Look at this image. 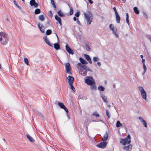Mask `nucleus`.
Instances as JSON below:
<instances>
[{
  "label": "nucleus",
  "mask_w": 151,
  "mask_h": 151,
  "mask_svg": "<svg viewBox=\"0 0 151 151\" xmlns=\"http://www.w3.org/2000/svg\"><path fill=\"white\" fill-rule=\"evenodd\" d=\"M38 18L39 20L42 22L44 21L45 19L44 16L42 15H39Z\"/></svg>",
  "instance_id": "c85d7f7f"
},
{
  "label": "nucleus",
  "mask_w": 151,
  "mask_h": 151,
  "mask_svg": "<svg viewBox=\"0 0 151 151\" xmlns=\"http://www.w3.org/2000/svg\"><path fill=\"white\" fill-rule=\"evenodd\" d=\"M14 4L16 5L18 8H19L20 9H21V7L20 6H18L17 4V2H16V1H15L14 0Z\"/></svg>",
  "instance_id": "c03bdc74"
},
{
  "label": "nucleus",
  "mask_w": 151,
  "mask_h": 151,
  "mask_svg": "<svg viewBox=\"0 0 151 151\" xmlns=\"http://www.w3.org/2000/svg\"><path fill=\"white\" fill-rule=\"evenodd\" d=\"M6 20L7 21H9V19L8 18H6Z\"/></svg>",
  "instance_id": "680f3d73"
},
{
  "label": "nucleus",
  "mask_w": 151,
  "mask_h": 151,
  "mask_svg": "<svg viewBox=\"0 0 151 151\" xmlns=\"http://www.w3.org/2000/svg\"><path fill=\"white\" fill-rule=\"evenodd\" d=\"M147 38L149 39L151 42V35H147L146 36Z\"/></svg>",
  "instance_id": "a18cd8bd"
},
{
  "label": "nucleus",
  "mask_w": 151,
  "mask_h": 151,
  "mask_svg": "<svg viewBox=\"0 0 151 151\" xmlns=\"http://www.w3.org/2000/svg\"><path fill=\"white\" fill-rule=\"evenodd\" d=\"M38 26L40 31L42 33H44L45 32V28L44 26L42 25H41V26H40L39 23L38 24Z\"/></svg>",
  "instance_id": "4be33fe9"
},
{
  "label": "nucleus",
  "mask_w": 151,
  "mask_h": 151,
  "mask_svg": "<svg viewBox=\"0 0 151 151\" xmlns=\"http://www.w3.org/2000/svg\"><path fill=\"white\" fill-rule=\"evenodd\" d=\"M84 56L86 59L91 64L92 63L91 58L88 55L85 54L84 55Z\"/></svg>",
  "instance_id": "6ab92c4d"
},
{
  "label": "nucleus",
  "mask_w": 151,
  "mask_h": 151,
  "mask_svg": "<svg viewBox=\"0 0 151 151\" xmlns=\"http://www.w3.org/2000/svg\"><path fill=\"white\" fill-rule=\"evenodd\" d=\"M140 57L142 59H143V56L142 55H140Z\"/></svg>",
  "instance_id": "bf43d9fd"
},
{
  "label": "nucleus",
  "mask_w": 151,
  "mask_h": 151,
  "mask_svg": "<svg viewBox=\"0 0 151 151\" xmlns=\"http://www.w3.org/2000/svg\"><path fill=\"white\" fill-rule=\"evenodd\" d=\"M68 80V83L69 84H73L74 81V78L72 76H68L67 78Z\"/></svg>",
  "instance_id": "9d476101"
},
{
  "label": "nucleus",
  "mask_w": 151,
  "mask_h": 151,
  "mask_svg": "<svg viewBox=\"0 0 151 151\" xmlns=\"http://www.w3.org/2000/svg\"><path fill=\"white\" fill-rule=\"evenodd\" d=\"M85 46L86 49L87 50L89 51H91V49L90 48V47L87 44H86Z\"/></svg>",
  "instance_id": "4c0bfd02"
},
{
  "label": "nucleus",
  "mask_w": 151,
  "mask_h": 151,
  "mask_svg": "<svg viewBox=\"0 0 151 151\" xmlns=\"http://www.w3.org/2000/svg\"><path fill=\"white\" fill-rule=\"evenodd\" d=\"M48 14H49V15L50 17H52V16H53L52 13V12L51 11H49V12H48Z\"/></svg>",
  "instance_id": "37998d69"
},
{
  "label": "nucleus",
  "mask_w": 151,
  "mask_h": 151,
  "mask_svg": "<svg viewBox=\"0 0 151 151\" xmlns=\"http://www.w3.org/2000/svg\"><path fill=\"white\" fill-rule=\"evenodd\" d=\"M108 107L109 108H110V105H108Z\"/></svg>",
  "instance_id": "e2e57ef3"
},
{
  "label": "nucleus",
  "mask_w": 151,
  "mask_h": 151,
  "mask_svg": "<svg viewBox=\"0 0 151 151\" xmlns=\"http://www.w3.org/2000/svg\"><path fill=\"white\" fill-rule=\"evenodd\" d=\"M97 64L99 66H100L101 65V63L99 62H98L97 63Z\"/></svg>",
  "instance_id": "603ef678"
},
{
  "label": "nucleus",
  "mask_w": 151,
  "mask_h": 151,
  "mask_svg": "<svg viewBox=\"0 0 151 151\" xmlns=\"http://www.w3.org/2000/svg\"><path fill=\"white\" fill-rule=\"evenodd\" d=\"M67 116L69 118V116H68V114H67Z\"/></svg>",
  "instance_id": "0e129e2a"
},
{
  "label": "nucleus",
  "mask_w": 151,
  "mask_h": 151,
  "mask_svg": "<svg viewBox=\"0 0 151 151\" xmlns=\"http://www.w3.org/2000/svg\"><path fill=\"white\" fill-rule=\"evenodd\" d=\"M52 6L54 7V8H55V9H56V6L55 5V4H54V5H52Z\"/></svg>",
  "instance_id": "13d9d810"
},
{
  "label": "nucleus",
  "mask_w": 151,
  "mask_h": 151,
  "mask_svg": "<svg viewBox=\"0 0 151 151\" xmlns=\"http://www.w3.org/2000/svg\"><path fill=\"white\" fill-rule=\"evenodd\" d=\"M143 68L144 69V71L142 73V75H143L146 71L147 68L145 66V64H143Z\"/></svg>",
  "instance_id": "c9c22d12"
},
{
  "label": "nucleus",
  "mask_w": 151,
  "mask_h": 151,
  "mask_svg": "<svg viewBox=\"0 0 151 151\" xmlns=\"http://www.w3.org/2000/svg\"><path fill=\"white\" fill-rule=\"evenodd\" d=\"M106 114L109 119L110 117L109 112L107 110H106Z\"/></svg>",
  "instance_id": "a19ab883"
},
{
  "label": "nucleus",
  "mask_w": 151,
  "mask_h": 151,
  "mask_svg": "<svg viewBox=\"0 0 151 151\" xmlns=\"http://www.w3.org/2000/svg\"><path fill=\"white\" fill-rule=\"evenodd\" d=\"M122 1L123 3H125L126 1V0H122Z\"/></svg>",
  "instance_id": "052dcab7"
},
{
  "label": "nucleus",
  "mask_w": 151,
  "mask_h": 151,
  "mask_svg": "<svg viewBox=\"0 0 151 151\" xmlns=\"http://www.w3.org/2000/svg\"><path fill=\"white\" fill-rule=\"evenodd\" d=\"M101 97L103 101L105 102V103H107L108 102L107 101V97L106 96H104L102 93L101 92H100V93Z\"/></svg>",
  "instance_id": "f3484780"
},
{
  "label": "nucleus",
  "mask_w": 151,
  "mask_h": 151,
  "mask_svg": "<svg viewBox=\"0 0 151 151\" xmlns=\"http://www.w3.org/2000/svg\"><path fill=\"white\" fill-rule=\"evenodd\" d=\"M31 6H33L35 8H37L38 6V4L36 3L35 0H31L29 3Z\"/></svg>",
  "instance_id": "ddd939ff"
},
{
  "label": "nucleus",
  "mask_w": 151,
  "mask_h": 151,
  "mask_svg": "<svg viewBox=\"0 0 151 151\" xmlns=\"http://www.w3.org/2000/svg\"><path fill=\"white\" fill-rule=\"evenodd\" d=\"M107 144L106 142L103 141L102 142L98 144L97 146L99 148H104L106 147Z\"/></svg>",
  "instance_id": "f8f14e48"
},
{
  "label": "nucleus",
  "mask_w": 151,
  "mask_h": 151,
  "mask_svg": "<svg viewBox=\"0 0 151 151\" xmlns=\"http://www.w3.org/2000/svg\"><path fill=\"white\" fill-rule=\"evenodd\" d=\"M80 15V13L79 12H77L75 14V16L77 17H78Z\"/></svg>",
  "instance_id": "de8ad7c7"
},
{
  "label": "nucleus",
  "mask_w": 151,
  "mask_h": 151,
  "mask_svg": "<svg viewBox=\"0 0 151 151\" xmlns=\"http://www.w3.org/2000/svg\"><path fill=\"white\" fill-rule=\"evenodd\" d=\"M8 41L7 34L6 32H0V41L1 45H6Z\"/></svg>",
  "instance_id": "7ed1b4c3"
},
{
  "label": "nucleus",
  "mask_w": 151,
  "mask_h": 151,
  "mask_svg": "<svg viewBox=\"0 0 151 151\" xmlns=\"http://www.w3.org/2000/svg\"><path fill=\"white\" fill-rule=\"evenodd\" d=\"M52 33V31L50 29H48L47 30L46 32V34L47 35H49L51 34Z\"/></svg>",
  "instance_id": "58836bf2"
},
{
  "label": "nucleus",
  "mask_w": 151,
  "mask_h": 151,
  "mask_svg": "<svg viewBox=\"0 0 151 151\" xmlns=\"http://www.w3.org/2000/svg\"><path fill=\"white\" fill-rule=\"evenodd\" d=\"M88 1L89 3L91 4L93 3V2L91 0H88Z\"/></svg>",
  "instance_id": "6e6d98bb"
},
{
  "label": "nucleus",
  "mask_w": 151,
  "mask_h": 151,
  "mask_svg": "<svg viewBox=\"0 0 151 151\" xmlns=\"http://www.w3.org/2000/svg\"><path fill=\"white\" fill-rule=\"evenodd\" d=\"M57 13L60 17H63L65 16L64 14L61 10L58 11L57 12Z\"/></svg>",
  "instance_id": "a878e982"
},
{
  "label": "nucleus",
  "mask_w": 151,
  "mask_h": 151,
  "mask_svg": "<svg viewBox=\"0 0 151 151\" xmlns=\"http://www.w3.org/2000/svg\"><path fill=\"white\" fill-rule=\"evenodd\" d=\"M55 19L57 21L59 22L60 25V26H62V22L60 18L59 17H58L57 15H56L55 17Z\"/></svg>",
  "instance_id": "a211bd4d"
},
{
  "label": "nucleus",
  "mask_w": 151,
  "mask_h": 151,
  "mask_svg": "<svg viewBox=\"0 0 151 151\" xmlns=\"http://www.w3.org/2000/svg\"><path fill=\"white\" fill-rule=\"evenodd\" d=\"M73 84H69L70 86V88L72 90L73 92H75L76 91L75 89L74 86L73 85Z\"/></svg>",
  "instance_id": "72a5a7b5"
},
{
  "label": "nucleus",
  "mask_w": 151,
  "mask_h": 151,
  "mask_svg": "<svg viewBox=\"0 0 151 151\" xmlns=\"http://www.w3.org/2000/svg\"><path fill=\"white\" fill-rule=\"evenodd\" d=\"M110 29L112 31L113 34H114L116 37H119L118 34L117 33V30L116 28L112 24H110L109 26Z\"/></svg>",
  "instance_id": "0eeeda50"
},
{
  "label": "nucleus",
  "mask_w": 151,
  "mask_h": 151,
  "mask_svg": "<svg viewBox=\"0 0 151 151\" xmlns=\"http://www.w3.org/2000/svg\"><path fill=\"white\" fill-rule=\"evenodd\" d=\"M24 60V62L26 63V64L27 65H29V63L28 59L26 58H25Z\"/></svg>",
  "instance_id": "ea45409f"
},
{
  "label": "nucleus",
  "mask_w": 151,
  "mask_h": 151,
  "mask_svg": "<svg viewBox=\"0 0 151 151\" xmlns=\"http://www.w3.org/2000/svg\"><path fill=\"white\" fill-rule=\"evenodd\" d=\"M133 9L134 12L136 14H139V11L138 9V8L136 7H135L133 8Z\"/></svg>",
  "instance_id": "cd10ccee"
},
{
  "label": "nucleus",
  "mask_w": 151,
  "mask_h": 151,
  "mask_svg": "<svg viewBox=\"0 0 151 151\" xmlns=\"http://www.w3.org/2000/svg\"><path fill=\"white\" fill-rule=\"evenodd\" d=\"M138 119L140 120L141 122L145 126V127H147V125L146 122L143 119L142 117H139Z\"/></svg>",
  "instance_id": "dca6fc26"
},
{
  "label": "nucleus",
  "mask_w": 151,
  "mask_h": 151,
  "mask_svg": "<svg viewBox=\"0 0 151 151\" xmlns=\"http://www.w3.org/2000/svg\"><path fill=\"white\" fill-rule=\"evenodd\" d=\"M68 6H69V7L70 8V12L69 13V14L70 15H72L73 13V8L72 7H70V5L69 4H68Z\"/></svg>",
  "instance_id": "c756f323"
},
{
  "label": "nucleus",
  "mask_w": 151,
  "mask_h": 151,
  "mask_svg": "<svg viewBox=\"0 0 151 151\" xmlns=\"http://www.w3.org/2000/svg\"><path fill=\"white\" fill-rule=\"evenodd\" d=\"M122 126V124L120 123L119 121H118L116 124V127H119Z\"/></svg>",
  "instance_id": "f704fd0d"
},
{
  "label": "nucleus",
  "mask_w": 151,
  "mask_h": 151,
  "mask_svg": "<svg viewBox=\"0 0 151 151\" xmlns=\"http://www.w3.org/2000/svg\"><path fill=\"white\" fill-rule=\"evenodd\" d=\"M23 1H24V0H22Z\"/></svg>",
  "instance_id": "338daca9"
},
{
  "label": "nucleus",
  "mask_w": 151,
  "mask_h": 151,
  "mask_svg": "<svg viewBox=\"0 0 151 151\" xmlns=\"http://www.w3.org/2000/svg\"><path fill=\"white\" fill-rule=\"evenodd\" d=\"M54 48L56 50H59L60 48V47L59 44L58 43H55L54 44Z\"/></svg>",
  "instance_id": "393cba45"
},
{
  "label": "nucleus",
  "mask_w": 151,
  "mask_h": 151,
  "mask_svg": "<svg viewBox=\"0 0 151 151\" xmlns=\"http://www.w3.org/2000/svg\"><path fill=\"white\" fill-rule=\"evenodd\" d=\"M73 20H74V21H76L77 20V19H76V17H73Z\"/></svg>",
  "instance_id": "4d7b16f0"
},
{
  "label": "nucleus",
  "mask_w": 151,
  "mask_h": 151,
  "mask_svg": "<svg viewBox=\"0 0 151 151\" xmlns=\"http://www.w3.org/2000/svg\"><path fill=\"white\" fill-rule=\"evenodd\" d=\"M58 104L61 108L63 109L67 113L68 112V109L65 106L63 103L61 102H58Z\"/></svg>",
  "instance_id": "9b49d317"
},
{
  "label": "nucleus",
  "mask_w": 151,
  "mask_h": 151,
  "mask_svg": "<svg viewBox=\"0 0 151 151\" xmlns=\"http://www.w3.org/2000/svg\"><path fill=\"white\" fill-rule=\"evenodd\" d=\"M65 49L69 54L72 55L74 54L73 51L68 46V44L65 45Z\"/></svg>",
  "instance_id": "1a4fd4ad"
},
{
  "label": "nucleus",
  "mask_w": 151,
  "mask_h": 151,
  "mask_svg": "<svg viewBox=\"0 0 151 151\" xmlns=\"http://www.w3.org/2000/svg\"><path fill=\"white\" fill-rule=\"evenodd\" d=\"M132 146L131 145H129L127 146H125L123 147V149L126 151H131L132 149Z\"/></svg>",
  "instance_id": "4468645a"
},
{
  "label": "nucleus",
  "mask_w": 151,
  "mask_h": 151,
  "mask_svg": "<svg viewBox=\"0 0 151 151\" xmlns=\"http://www.w3.org/2000/svg\"><path fill=\"white\" fill-rule=\"evenodd\" d=\"M108 138V134L107 132H106L102 138V140L104 141H106Z\"/></svg>",
  "instance_id": "412c9836"
},
{
  "label": "nucleus",
  "mask_w": 151,
  "mask_h": 151,
  "mask_svg": "<svg viewBox=\"0 0 151 151\" xmlns=\"http://www.w3.org/2000/svg\"><path fill=\"white\" fill-rule=\"evenodd\" d=\"M65 68L67 73L69 75H72L71 71L70 65L69 63H67L65 64Z\"/></svg>",
  "instance_id": "6e6552de"
},
{
  "label": "nucleus",
  "mask_w": 151,
  "mask_h": 151,
  "mask_svg": "<svg viewBox=\"0 0 151 151\" xmlns=\"http://www.w3.org/2000/svg\"><path fill=\"white\" fill-rule=\"evenodd\" d=\"M90 88L92 90H95L97 89L96 86L95 84V82L93 83V84L90 85Z\"/></svg>",
  "instance_id": "5701e85b"
},
{
  "label": "nucleus",
  "mask_w": 151,
  "mask_h": 151,
  "mask_svg": "<svg viewBox=\"0 0 151 151\" xmlns=\"http://www.w3.org/2000/svg\"><path fill=\"white\" fill-rule=\"evenodd\" d=\"M76 23L79 25H81V24L79 21L77 19V20Z\"/></svg>",
  "instance_id": "3c124183"
},
{
  "label": "nucleus",
  "mask_w": 151,
  "mask_h": 151,
  "mask_svg": "<svg viewBox=\"0 0 151 151\" xmlns=\"http://www.w3.org/2000/svg\"><path fill=\"white\" fill-rule=\"evenodd\" d=\"M131 139L130 135L128 134L125 138L120 139V143L124 146L125 145L127 144H129L131 143Z\"/></svg>",
  "instance_id": "20e7f679"
},
{
  "label": "nucleus",
  "mask_w": 151,
  "mask_h": 151,
  "mask_svg": "<svg viewBox=\"0 0 151 151\" xmlns=\"http://www.w3.org/2000/svg\"><path fill=\"white\" fill-rule=\"evenodd\" d=\"M43 39L45 41V42L47 44L49 45L51 47H52L53 46V44L52 43H51L48 39L47 37L46 36H44L43 37Z\"/></svg>",
  "instance_id": "2eb2a0df"
},
{
  "label": "nucleus",
  "mask_w": 151,
  "mask_h": 151,
  "mask_svg": "<svg viewBox=\"0 0 151 151\" xmlns=\"http://www.w3.org/2000/svg\"><path fill=\"white\" fill-rule=\"evenodd\" d=\"M79 60L81 62L80 63L84 65H86L88 64V62L82 58H79Z\"/></svg>",
  "instance_id": "aec40b11"
},
{
  "label": "nucleus",
  "mask_w": 151,
  "mask_h": 151,
  "mask_svg": "<svg viewBox=\"0 0 151 151\" xmlns=\"http://www.w3.org/2000/svg\"><path fill=\"white\" fill-rule=\"evenodd\" d=\"M39 114L40 115H41V114H40V113H39Z\"/></svg>",
  "instance_id": "774afa93"
},
{
  "label": "nucleus",
  "mask_w": 151,
  "mask_h": 151,
  "mask_svg": "<svg viewBox=\"0 0 151 151\" xmlns=\"http://www.w3.org/2000/svg\"><path fill=\"white\" fill-rule=\"evenodd\" d=\"M27 137L31 142H33L34 141V140L33 138L29 134L27 135Z\"/></svg>",
  "instance_id": "bb28decb"
},
{
  "label": "nucleus",
  "mask_w": 151,
  "mask_h": 151,
  "mask_svg": "<svg viewBox=\"0 0 151 151\" xmlns=\"http://www.w3.org/2000/svg\"><path fill=\"white\" fill-rule=\"evenodd\" d=\"M126 22L128 24V25L129 26V24H130V23H129V15L127 13L126 14Z\"/></svg>",
  "instance_id": "7c9ffc66"
},
{
  "label": "nucleus",
  "mask_w": 151,
  "mask_h": 151,
  "mask_svg": "<svg viewBox=\"0 0 151 151\" xmlns=\"http://www.w3.org/2000/svg\"><path fill=\"white\" fill-rule=\"evenodd\" d=\"M143 15L144 17L145 18H147V14L145 12L143 13Z\"/></svg>",
  "instance_id": "49530a36"
},
{
  "label": "nucleus",
  "mask_w": 151,
  "mask_h": 151,
  "mask_svg": "<svg viewBox=\"0 0 151 151\" xmlns=\"http://www.w3.org/2000/svg\"><path fill=\"white\" fill-rule=\"evenodd\" d=\"M113 9H114V12H115V14H116V13L117 14H118L117 12L116 8V7H114L113 8Z\"/></svg>",
  "instance_id": "09e8293b"
},
{
  "label": "nucleus",
  "mask_w": 151,
  "mask_h": 151,
  "mask_svg": "<svg viewBox=\"0 0 151 151\" xmlns=\"http://www.w3.org/2000/svg\"><path fill=\"white\" fill-rule=\"evenodd\" d=\"M85 82L88 85H91L95 82L93 80V77H86L85 80Z\"/></svg>",
  "instance_id": "423d86ee"
},
{
  "label": "nucleus",
  "mask_w": 151,
  "mask_h": 151,
  "mask_svg": "<svg viewBox=\"0 0 151 151\" xmlns=\"http://www.w3.org/2000/svg\"><path fill=\"white\" fill-rule=\"evenodd\" d=\"M98 89L100 91H104L105 88L103 86H100L98 87Z\"/></svg>",
  "instance_id": "473e14b6"
},
{
  "label": "nucleus",
  "mask_w": 151,
  "mask_h": 151,
  "mask_svg": "<svg viewBox=\"0 0 151 151\" xmlns=\"http://www.w3.org/2000/svg\"><path fill=\"white\" fill-rule=\"evenodd\" d=\"M139 91L141 93L142 98L145 100H147V93L142 86H139L138 87Z\"/></svg>",
  "instance_id": "39448f33"
},
{
  "label": "nucleus",
  "mask_w": 151,
  "mask_h": 151,
  "mask_svg": "<svg viewBox=\"0 0 151 151\" xmlns=\"http://www.w3.org/2000/svg\"><path fill=\"white\" fill-rule=\"evenodd\" d=\"M40 9H36L35 11V13L36 14H38L40 13Z\"/></svg>",
  "instance_id": "2f4dec72"
},
{
  "label": "nucleus",
  "mask_w": 151,
  "mask_h": 151,
  "mask_svg": "<svg viewBox=\"0 0 151 151\" xmlns=\"http://www.w3.org/2000/svg\"><path fill=\"white\" fill-rule=\"evenodd\" d=\"M50 3L52 5H54L55 3L54 1V0H50Z\"/></svg>",
  "instance_id": "8fccbe9b"
},
{
  "label": "nucleus",
  "mask_w": 151,
  "mask_h": 151,
  "mask_svg": "<svg viewBox=\"0 0 151 151\" xmlns=\"http://www.w3.org/2000/svg\"><path fill=\"white\" fill-rule=\"evenodd\" d=\"M115 15L116 16V22L118 23H119L120 20V17L119 16L118 14L116 13V14Z\"/></svg>",
  "instance_id": "b1692460"
},
{
  "label": "nucleus",
  "mask_w": 151,
  "mask_h": 151,
  "mask_svg": "<svg viewBox=\"0 0 151 151\" xmlns=\"http://www.w3.org/2000/svg\"><path fill=\"white\" fill-rule=\"evenodd\" d=\"M56 35V36H57V38L58 42L57 43H58L60 41L59 39V38L58 36L57 35V34Z\"/></svg>",
  "instance_id": "5fc2aeb1"
},
{
  "label": "nucleus",
  "mask_w": 151,
  "mask_h": 151,
  "mask_svg": "<svg viewBox=\"0 0 151 151\" xmlns=\"http://www.w3.org/2000/svg\"><path fill=\"white\" fill-rule=\"evenodd\" d=\"M3 140H4V142H5V139H3Z\"/></svg>",
  "instance_id": "69168bd1"
},
{
  "label": "nucleus",
  "mask_w": 151,
  "mask_h": 151,
  "mask_svg": "<svg viewBox=\"0 0 151 151\" xmlns=\"http://www.w3.org/2000/svg\"><path fill=\"white\" fill-rule=\"evenodd\" d=\"M93 116H95L96 118L99 117V115L98 114H97L96 112L93 113L92 114Z\"/></svg>",
  "instance_id": "79ce46f5"
},
{
  "label": "nucleus",
  "mask_w": 151,
  "mask_h": 151,
  "mask_svg": "<svg viewBox=\"0 0 151 151\" xmlns=\"http://www.w3.org/2000/svg\"><path fill=\"white\" fill-rule=\"evenodd\" d=\"M83 14L87 25H90L93 19L92 14L90 11H88L86 13H84Z\"/></svg>",
  "instance_id": "f03ea898"
},
{
  "label": "nucleus",
  "mask_w": 151,
  "mask_h": 151,
  "mask_svg": "<svg viewBox=\"0 0 151 151\" xmlns=\"http://www.w3.org/2000/svg\"><path fill=\"white\" fill-rule=\"evenodd\" d=\"M93 61L94 62H96L99 60V58L97 57H93Z\"/></svg>",
  "instance_id": "e433bc0d"
},
{
  "label": "nucleus",
  "mask_w": 151,
  "mask_h": 151,
  "mask_svg": "<svg viewBox=\"0 0 151 151\" xmlns=\"http://www.w3.org/2000/svg\"><path fill=\"white\" fill-rule=\"evenodd\" d=\"M76 68L78 70L79 73L83 76H86L87 71H91L90 69L86 65L78 63L76 65Z\"/></svg>",
  "instance_id": "f257e3e1"
},
{
  "label": "nucleus",
  "mask_w": 151,
  "mask_h": 151,
  "mask_svg": "<svg viewBox=\"0 0 151 151\" xmlns=\"http://www.w3.org/2000/svg\"><path fill=\"white\" fill-rule=\"evenodd\" d=\"M142 64H145V60L144 59H142Z\"/></svg>",
  "instance_id": "864d4df0"
}]
</instances>
